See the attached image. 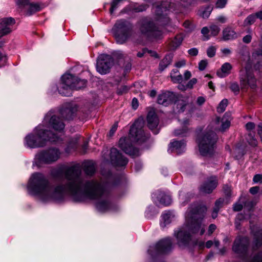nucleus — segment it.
Returning <instances> with one entry per match:
<instances>
[{"instance_id": "obj_1", "label": "nucleus", "mask_w": 262, "mask_h": 262, "mask_svg": "<svg viewBox=\"0 0 262 262\" xmlns=\"http://www.w3.org/2000/svg\"><path fill=\"white\" fill-rule=\"evenodd\" d=\"M81 170L79 164L67 167L62 171L54 169L51 171L55 179H61L63 175L66 180L64 185L53 186L44 174L39 172L33 173L29 181V192L36 195L44 202L59 201L68 194L76 202L87 199L97 201L96 206L98 210L105 212L111 209V204L108 193L103 185L97 180H85L80 177Z\"/></svg>"}, {"instance_id": "obj_2", "label": "nucleus", "mask_w": 262, "mask_h": 262, "mask_svg": "<svg viewBox=\"0 0 262 262\" xmlns=\"http://www.w3.org/2000/svg\"><path fill=\"white\" fill-rule=\"evenodd\" d=\"M207 208L205 206H194L189 208L186 213L185 223L174 234L180 247L186 246L190 240L191 234L199 232L200 235L205 232V226L202 225Z\"/></svg>"}, {"instance_id": "obj_3", "label": "nucleus", "mask_w": 262, "mask_h": 262, "mask_svg": "<svg viewBox=\"0 0 262 262\" xmlns=\"http://www.w3.org/2000/svg\"><path fill=\"white\" fill-rule=\"evenodd\" d=\"M59 139L58 135L48 130L43 125H39L33 133L26 137L25 140L27 146L30 148H37L46 146L48 141L55 142Z\"/></svg>"}, {"instance_id": "obj_4", "label": "nucleus", "mask_w": 262, "mask_h": 262, "mask_svg": "<svg viewBox=\"0 0 262 262\" xmlns=\"http://www.w3.org/2000/svg\"><path fill=\"white\" fill-rule=\"evenodd\" d=\"M217 140L216 134L213 131H206L198 139L199 151L202 155L211 154L214 150Z\"/></svg>"}, {"instance_id": "obj_5", "label": "nucleus", "mask_w": 262, "mask_h": 262, "mask_svg": "<svg viewBox=\"0 0 262 262\" xmlns=\"http://www.w3.org/2000/svg\"><path fill=\"white\" fill-rule=\"evenodd\" d=\"M241 88L242 90L255 89L257 87V79L254 75L251 64L250 63L240 70L239 75Z\"/></svg>"}, {"instance_id": "obj_6", "label": "nucleus", "mask_w": 262, "mask_h": 262, "mask_svg": "<svg viewBox=\"0 0 262 262\" xmlns=\"http://www.w3.org/2000/svg\"><path fill=\"white\" fill-rule=\"evenodd\" d=\"M113 30L116 41L119 44L125 43L130 35L129 24L123 19L118 20L115 24Z\"/></svg>"}, {"instance_id": "obj_7", "label": "nucleus", "mask_w": 262, "mask_h": 262, "mask_svg": "<svg viewBox=\"0 0 262 262\" xmlns=\"http://www.w3.org/2000/svg\"><path fill=\"white\" fill-rule=\"evenodd\" d=\"M249 245L250 240L248 237L238 235L233 242L232 249L239 256L246 258L248 255Z\"/></svg>"}, {"instance_id": "obj_8", "label": "nucleus", "mask_w": 262, "mask_h": 262, "mask_svg": "<svg viewBox=\"0 0 262 262\" xmlns=\"http://www.w3.org/2000/svg\"><path fill=\"white\" fill-rule=\"evenodd\" d=\"M143 125V120L139 119L131 126L129 135L133 141L144 142L149 137L148 134L144 133L142 128Z\"/></svg>"}, {"instance_id": "obj_9", "label": "nucleus", "mask_w": 262, "mask_h": 262, "mask_svg": "<svg viewBox=\"0 0 262 262\" xmlns=\"http://www.w3.org/2000/svg\"><path fill=\"white\" fill-rule=\"evenodd\" d=\"M59 150L55 148L43 150L36 155V159L40 163L51 164L56 161L60 157Z\"/></svg>"}, {"instance_id": "obj_10", "label": "nucleus", "mask_w": 262, "mask_h": 262, "mask_svg": "<svg viewBox=\"0 0 262 262\" xmlns=\"http://www.w3.org/2000/svg\"><path fill=\"white\" fill-rule=\"evenodd\" d=\"M170 8L171 4L168 1L163 2L160 5L154 7L155 19L161 25H166L169 21L167 12Z\"/></svg>"}, {"instance_id": "obj_11", "label": "nucleus", "mask_w": 262, "mask_h": 262, "mask_svg": "<svg viewBox=\"0 0 262 262\" xmlns=\"http://www.w3.org/2000/svg\"><path fill=\"white\" fill-rule=\"evenodd\" d=\"M172 246L171 240L170 238H164L158 242L155 245L150 246L148 252L152 256L162 253H165L169 251Z\"/></svg>"}, {"instance_id": "obj_12", "label": "nucleus", "mask_w": 262, "mask_h": 262, "mask_svg": "<svg viewBox=\"0 0 262 262\" xmlns=\"http://www.w3.org/2000/svg\"><path fill=\"white\" fill-rule=\"evenodd\" d=\"M113 64V59L108 55H101L97 62V71L101 74H105L109 72Z\"/></svg>"}, {"instance_id": "obj_13", "label": "nucleus", "mask_w": 262, "mask_h": 262, "mask_svg": "<svg viewBox=\"0 0 262 262\" xmlns=\"http://www.w3.org/2000/svg\"><path fill=\"white\" fill-rule=\"evenodd\" d=\"M44 123H48V125L52 127L56 131L61 132L64 128V123L62 120L55 115L51 116V114L49 113L46 115L43 121Z\"/></svg>"}, {"instance_id": "obj_14", "label": "nucleus", "mask_w": 262, "mask_h": 262, "mask_svg": "<svg viewBox=\"0 0 262 262\" xmlns=\"http://www.w3.org/2000/svg\"><path fill=\"white\" fill-rule=\"evenodd\" d=\"M110 159L112 164L117 166H123L128 163L127 159L123 157L116 148H111Z\"/></svg>"}, {"instance_id": "obj_15", "label": "nucleus", "mask_w": 262, "mask_h": 262, "mask_svg": "<svg viewBox=\"0 0 262 262\" xmlns=\"http://www.w3.org/2000/svg\"><path fill=\"white\" fill-rule=\"evenodd\" d=\"M128 139L126 138H121L119 141V147L127 154L133 157L139 155V151L138 148L133 147L128 144Z\"/></svg>"}, {"instance_id": "obj_16", "label": "nucleus", "mask_w": 262, "mask_h": 262, "mask_svg": "<svg viewBox=\"0 0 262 262\" xmlns=\"http://www.w3.org/2000/svg\"><path fill=\"white\" fill-rule=\"evenodd\" d=\"M218 185V180L216 177L212 176L208 178L200 187L202 193L209 194L216 188Z\"/></svg>"}, {"instance_id": "obj_17", "label": "nucleus", "mask_w": 262, "mask_h": 262, "mask_svg": "<svg viewBox=\"0 0 262 262\" xmlns=\"http://www.w3.org/2000/svg\"><path fill=\"white\" fill-rule=\"evenodd\" d=\"M18 8L21 10L27 7V14L30 15L40 10V6L38 4L29 3L28 0H16Z\"/></svg>"}, {"instance_id": "obj_18", "label": "nucleus", "mask_w": 262, "mask_h": 262, "mask_svg": "<svg viewBox=\"0 0 262 262\" xmlns=\"http://www.w3.org/2000/svg\"><path fill=\"white\" fill-rule=\"evenodd\" d=\"M15 24V20L12 17L3 18L0 21V38L9 33Z\"/></svg>"}, {"instance_id": "obj_19", "label": "nucleus", "mask_w": 262, "mask_h": 262, "mask_svg": "<svg viewBox=\"0 0 262 262\" xmlns=\"http://www.w3.org/2000/svg\"><path fill=\"white\" fill-rule=\"evenodd\" d=\"M251 61L254 70L262 72V49H256L252 53Z\"/></svg>"}, {"instance_id": "obj_20", "label": "nucleus", "mask_w": 262, "mask_h": 262, "mask_svg": "<svg viewBox=\"0 0 262 262\" xmlns=\"http://www.w3.org/2000/svg\"><path fill=\"white\" fill-rule=\"evenodd\" d=\"M147 122L149 128L152 130L154 134H158L159 129L157 128L159 124V119L154 110L149 111L147 116Z\"/></svg>"}, {"instance_id": "obj_21", "label": "nucleus", "mask_w": 262, "mask_h": 262, "mask_svg": "<svg viewBox=\"0 0 262 262\" xmlns=\"http://www.w3.org/2000/svg\"><path fill=\"white\" fill-rule=\"evenodd\" d=\"M175 94L169 91L163 92L159 94L157 98V102L164 106H167L176 100Z\"/></svg>"}, {"instance_id": "obj_22", "label": "nucleus", "mask_w": 262, "mask_h": 262, "mask_svg": "<svg viewBox=\"0 0 262 262\" xmlns=\"http://www.w3.org/2000/svg\"><path fill=\"white\" fill-rule=\"evenodd\" d=\"M179 121L180 122V124L182 126V129L174 130L173 135L174 136H186L189 131V129L188 126L190 125V120L189 119L186 118L183 120H179Z\"/></svg>"}, {"instance_id": "obj_23", "label": "nucleus", "mask_w": 262, "mask_h": 262, "mask_svg": "<svg viewBox=\"0 0 262 262\" xmlns=\"http://www.w3.org/2000/svg\"><path fill=\"white\" fill-rule=\"evenodd\" d=\"M140 30L143 34L151 33L152 35H154L156 33L154 23L147 20H143L141 22Z\"/></svg>"}, {"instance_id": "obj_24", "label": "nucleus", "mask_w": 262, "mask_h": 262, "mask_svg": "<svg viewBox=\"0 0 262 262\" xmlns=\"http://www.w3.org/2000/svg\"><path fill=\"white\" fill-rule=\"evenodd\" d=\"M185 146L186 143L183 140L179 141L173 140L172 142H171L169 144V148L178 154H180L184 152Z\"/></svg>"}, {"instance_id": "obj_25", "label": "nucleus", "mask_w": 262, "mask_h": 262, "mask_svg": "<svg viewBox=\"0 0 262 262\" xmlns=\"http://www.w3.org/2000/svg\"><path fill=\"white\" fill-rule=\"evenodd\" d=\"M192 106V101L188 97L180 98L177 101V107L179 112H183L186 108Z\"/></svg>"}, {"instance_id": "obj_26", "label": "nucleus", "mask_w": 262, "mask_h": 262, "mask_svg": "<svg viewBox=\"0 0 262 262\" xmlns=\"http://www.w3.org/2000/svg\"><path fill=\"white\" fill-rule=\"evenodd\" d=\"M232 68V65L229 62L224 63L222 66L220 70L216 72L217 75L220 78H223L228 75Z\"/></svg>"}, {"instance_id": "obj_27", "label": "nucleus", "mask_w": 262, "mask_h": 262, "mask_svg": "<svg viewBox=\"0 0 262 262\" xmlns=\"http://www.w3.org/2000/svg\"><path fill=\"white\" fill-rule=\"evenodd\" d=\"M156 195V197L159 200L160 204L167 206L171 203V197L166 195L164 192L162 191H159L154 194Z\"/></svg>"}, {"instance_id": "obj_28", "label": "nucleus", "mask_w": 262, "mask_h": 262, "mask_svg": "<svg viewBox=\"0 0 262 262\" xmlns=\"http://www.w3.org/2000/svg\"><path fill=\"white\" fill-rule=\"evenodd\" d=\"M252 231L254 232V241L253 242V249L255 250L262 245V230L259 229L255 232L254 230H252Z\"/></svg>"}, {"instance_id": "obj_29", "label": "nucleus", "mask_w": 262, "mask_h": 262, "mask_svg": "<svg viewBox=\"0 0 262 262\" xmlns=\"http://www.w3.org/2000/svg\"><path fill=\"white\" fill-rule=\"evenodd\" d=\"M73 88L68 85H66L62 81L58 86L59 93L63 96L69 97L72 95V90Z\"/></svg>"}, {"instance_id": "obj_30", "label": "nucleus", "mask_w": 262, "mask_h": 262, "mask_svg": "<svg viewBox=\"0 0 262 262\" xmlns=\"http://www.w3.org/2000/svg\"><path fill=\"white\" fill-rule=\"evenodd\" d=\"M76 77L71 74H65L61 77V81L66 85L71 86L74 89L75 79Z\"/></svg>"}, {"instance_id": "obj_31", "label": "nucleus", "mask_w": 262, "mask_h": 262, "mask_svg": "<svg viewBox=\"0 0 262 262\" xmlns=\"http://www.w3.org/2000/svg\"><path fill=\"white\" fill-rule=\"evenodd\" d=\"M83 170L86 174L92 176L95 172L94 164L92 161H87L83 163Z\"/></svg>"}, {"instance_id": "obj_32", "label": "nucleus", "mask_w": 262, "mask_h": 262, "mask_svg": "<svg viewBox=\"0 0 262 262\" xmlns=\"http://www.w3.org/2000/svg\"><path fill=\"white\" fill-rule=\"evenodd\" d=\"M174 216L173 213L171 211H165L162 215V222L161 226L163 228L165 227L166 225L171 222V219Z\"/></svg>"}, {"instance_id": "obj_33", "label": "nucleus", "mask_w": 262, "mask_h": 262, "mask_svg": "<svg viewBox=\"0 0 262 262\" xmlns=\"http://www.w3.org/2000/svg\"><path fill=\"white\" fill-rule=\"evenodd\" d=\"M235 32L231 28H227L223 31V38L224 40H231L236 38Z\"/></svg>"}, {"instance_id": "obj_34", "label": "nucleus", "mask_w": 262, "mask_h": 262, "mask_svg": "<svg viewBox=\"0 0 262 262\" xmlns=\"http://www.w3.org/2000/svg\"><path fill=\"white\" fill-rule=\"evenodd\" d=\"M183 40V37L182 35H177L169 43L170 48L172 50L176 49L179 46H180Z\"/></svg>"}, {"instance_id": "obj_35", "label": "nucleus", "mask_w": 262, "mask_h": 262, "mask_svg": "<svg viewBox=\"0 0 262 262\" xmlns=\"http://www.w3.org/2000/svg\"><path fill=\"white\" fill-rule=\"evenodd\" d=\"M240 55L241 60L245 62L244 66L247 65L249 63L252 64V58H250V53L247 50L243 49L240 52Z\"/></svg>"}, {"instance_id": "obj_36", "label": "nucleus", "mask_w": 262, "mask_h": 262, "mask_svg": "<svg viewBox=\"0 0 262 262\" xmlns=\"http://www.w3.org/2000/svg\"><path fill=\"white\" fill-rule=\"evenodd\" d=\"M172 61V56L170 55H166L160 62L159 68L161 71L164 70L168 65H169Z\"/></svg>"}, {"instance_id": "obj_37", "label": "nucleus", "mask_w": 262, "mask_h": 262, "mask_svg": "<svg viewBox=\"0 0 262 262\" xmlns=\"http://www.w3.org/2000/svg\"><path fill=\"white\" fill-rule=\"evenodd\" d=\"M172 81L174 83H181L183 80L182 75L178 71L173 70L170 75Z\"/></svg>"}, {"instance_id": "obj_38", "label": "nucleus", "mask_w": 262, "mask_h": 262, "mask_svg": "<svg viewBox=\"0 0 262 262\" xmlns=\"http://www.w3.org/2000/svg\"><path fill=\"white\" fill-rule=\"evenodd\" d=\"M147 54H150L151 56L157 57V53L155 52L148 50L146 48L143 49L141 52H139L137 53V56L141 58Z\"/></svg>"}, {"instance_id": "obj_39", "label": "nucleus", "mask_w": 262, "mask_h": 262, "mask_svg": "<svg viewBox=\"0 0 262 262\" xmlns=\"http://www.w3.org/2000/svg\"><path fill=\"white\" fill-rule=\"evenodd\" d=\"M75 82V83L74 89L76 90H78L84 87L86 83V81L85 80L80 79L77 77L76 78Z\"/></svg>"}, {"instance_id": "obj_40", "label": "nucleus", "mask_w": 262, "mask_h": 262, "mask_svg": "<svg viewBox=\"0 0 262 262\" xmlns=\"http://www.w3.org/2000/svg\"><path fill=\"white\" fill-rule=\"evenodd\" d=\"M188 194H186L184 192L181 191L179 193V200L180 202L183 205H185L186 203L188 202V199H189L190 194H189L188 196Z\"/></svg>"}, {"instance_id": "obj_41", "label": "nucleus", "mask_w": 262, "mask_h": 262, "mask_svg": "<svg viewBox=\"0 0 262 262\" xmlns=\"http://www.w3.org/2000/svg\"><path fill=\"white\" fill-rule=\"evenodd\" d=\"M228 104V100L226 99H224L222 100L220 103L217 108V111L219 113H223L225 111L226 107H227Z\"/></svg>"}, {"instance_id": "obj_42", "label": "nucleus", "mask_w": 262, "mask_h": 262, "mask_svg": "<svg viewBox=\"0 0 262 262\" xmlns=\"http://www.w3.org/2000/svg\"><path fill=\"white\" fill-rule=\"evenodd\" d=\"M210 35L213 36H216L220 31V27L214 24L211 25L210 27Z\"/></svg>"}, {"instance_id": "obj_43", "label": "nucleus", "mask_w": 262, "mask_h": 262, "mask_svg": "<svg viewBox=\"0 0 262 262\" xmlns=\"http://www.w3.org/2000/svg\"><path fill=\"white\" fill-rule=\"evenodd\" d=\"M212 9L213 8L211 6H207L205 7L201 12V16L204 18H208L212 11Z\"/></svg>"}, {"instance_id": "obj_44", "label": "nucleus", "mask_w": 262, "mask_h": 262, "mask_svg": "<svg viewBox=\"0 0 262 262\" xmlns=\"http://www.w3.org/2000/svg\"><path fill=\"white\" fill-rule=\"evenodd\" d=\"M256 16L254 14H252L251 15H249L244 20V24L245 25H250L253 24L255 20H256Z\"/></svg>"}, {"instance_id": "obj_45", "label": "nucleus", "mask_w": 262, "mask_h": 262, "mask_svg": "<svg viewBox=\"0 0 262 262\" xmlns=\"http://www.w3.org/2000/svg\"><path fill=\"white\" fill-rule=\"evenodd\" d=\"M216 48L214 46H210L207 49V55L209 57H213L216 53Z\"/></svg>"}, {"instance_id": "obj_46", "label": "nucleus", "mask_w": 262, "mask_h": 262, "mask_svg": "<svg viewBox=\"0 0 262 262\" xmlns=\"http://www.w3.org/2000/svg\"><path fill=\"white\" fill-rule=\"evenodd\" d=\"M77 144V139L72 140L69 143L67 148L66 149V152H70L72 150L76 148Z\"/></svg>"}, {"instance_id": "obj_47", "label": "nucleus", "mask_w": 262, "mask_h": 262, "mask_svg": "<svg viewBox=\"0 0 262 262\" xmlns=\"http://www.w3.org/2000/svg\"><path fill=\"white\" fill-rule=\"evenodd\" d=\"M209 29L207 27H203L201 30V33L204 36V40H207L210 38V36L208 35Z\"/></svg>"}, {"instance_id": "obj_48", "label": "nucleus", "mask_w": 262, "mask_h": 262, "mask_svg": "<svg viewBox=\"0 0 262 262\" xmlns=\"http://www.w3.org/2000/svg\"><path fill=\"white\" fill-rule=\"evenodd\" d=\"M247 140L249 144L252 146H256L257 144V140L250 134L248 135Z\"/></svg>"}, {"instance_id": "obj_49", "label": "nucleus", "mask_w": 262, "mask_h": 262, "mask_svg": "<svg viewBox=\"0 0 262 262\" xmlns=\"http://www.w3.org/2000/svg\"><path fill=\"white\" fill-rule=\"evenodd\" d=\"M224 200L222 198H220L217 200L215 203V205L213 208L220 210L222 207Z\"/></svg>"}, {"instance_id": "obj_50", "label": "nucleus", "mask_w": 262, "mask_h": 262, "mask_svg": "<svg viewBox=\"0 0 262 262\" xmlns=\"http://www.w3.org/2000/svg\"><path fill=\"white\" fill-rule=\"evenodd\" d=\"M128 91V88L126 85H121L118 87L117 90V92L119 95H122L124 93H126Z\"/></svg>"}, {"instance_id": "obj_51", "label": "nucleus", "mask_w": 262, "mask_h": 262, "mask_svg": "<svg viewBox=\"0 0 262 262\" xmlns=\"http://www.w3.org/2000/svg\"><path fill=\"white\" fill-rule=\"evenodd\" d=\"M230 121H229L228 120H226L224 121V119L223 118L221 130L222 131H224L225 130H226L227 128H228L230 126Z\"/></svg>"}, {"instance_id": "obj_52", "label": "nucleus", "mask_w": 262, "mask_h": 262, "mask_svg": "<svg viewBox=\"0 0 262 262\" xmlns=\"http://www.w3.org/2000/svg\"><path fill=\"white\" fill-rule=\"evenodd\" d=\"M228 0H217L215 4L217 8H223L225 7Z\"/></svg>"}, {"instance_id": "obj_53", "label": "nucleus", "mask_w": 262, "mask_h": 262, "mask_svg": "<svg viewBox=\"0 0 262 262\" xmlns=\"http://www.w3.org/2000/svg\"><path fill=\"white\" fill-rule=\"evenodd\" d=\"M148 7L146 4H142L137 7H135L134 10L135 12H139L145 10Z\"/></svg>"}, {"instance_id": "obj_54", "label": "nucleus", "mask_w": 262, "mask_h": 262, "mask_svg": "<svg viewBox=\"0 0 262 262\" xmlns=\"http://www.w3.org/2000/svg\"><path fill=\"white\" fill-rule=\"evenodd\" d=\"M230 89L234 93H238L239 91V87L236 82L232 83L230 85Z\"/></svg>"}, {"instance_id": "obj_55", "label": "nucleus", "mask_w": 262, "mask_h": 262, "mask_svg": "<svg viewBox=\"0 0 262 262\" xmlns=\"http://www.w3.org/2000/svg\"><path fill=\"white\" fill-rule=\"evenodd\" d=\"M208 64L207 60H202L199 63V69L201 71H203Z\"/></svg>"}, {"instance_id": "obj_56", "label": "nucleus", "mask_w": 262, "mask_h": 262, "mask_svg": "<svg viewBox=\"0 0 262 262\" xmlns=\"http://www.w3.org/2000/svg\"><path fill=\"white\" fill-rule=\"evenodd\" d=\"M197 82V79L195 78L191 79L187 83V88L188 89H192L193 85Z\"/></svg>"}, {"instance_id": "obj_57", "label": "nucleus", "mask_w": 262, "mask_h": 262, "mask_svg": "<svg viewBox=\"0 0 262 262\" xmlns=\"http://www.w3.org/2000/svg\"><path fill=\"white\" fill-rule=\"evenodd\" d=\"M183 26L186 28L191 29L193 27V25L190 20H186L184 22Z\"/></svg>"}, {"instance_id": "obj_58", "label": "nucleus", "mask_w": 262, "mask_h": 262, "mask_svg": "<svg viewBox=\"0 0 262 262\" xmlns=\"http://www.w3.org/2000/svg\"><path fill=\"white\" fill-rule=\"evenodd\" d=\"M252 262H262V252L254 256Z\"/></svg>"}, {"instance_id": "obj_59", "label": "nucleus", "mask_w": 262, "mask_h": 262, "mask_svg": "<svg viewBox=\"0 0 262 262\" xmlns=\"http://www.w3.org/2000/svg\"><path fill=\"white\" fill-rule=\"evenodd\" d=\"M188 53L191 56H196L198 54V50L195 48H191L188 51Z\"/></svg>"}, {"instance_id": "obj_60", "label": "nucleus", "mask_w": 262, "mask_h": 262, "mask_svg": "<svg viewBox=\"0 0 262 262\" xmlns=\"http://www.w3.org/2000/svg\"><path fill=\"white\" fill-rule=\"evenodd\" d=\"M253 180L255 183H262V174H257L255 175Z\"/></svg>"}, {"instance_id": "obj_61", "label": "nucleus", "mask_w": 262, "mask_h": 262, "mask_svg": "<svg viewBox=\"0 0 262 262\" xmlns=\"http://www.w3.org/2000/svg\"><path fill=\"white\" fill-rule=\"evenodd\" d=\"M243 206L242 204L238 203H236L235 204H234L233 208L235 211H239L243 209Z\"/></svg>"}, {"instance_id": "obj_62", "label": "nucleus", "mask_w": 262, "mask_h": 262, "mask_svg": "<svg viewBox=\"0 0 262 262\" xmlns=\"http://www.w3.org/2000/svg\"><path fill=\"white\" fill-rule=\"evenodd\" d=\"M216 226L214 224H211L209 226L208 233L209 235H211L216 229Z\"/></svg>"}, {"instance_id": "obj_63", "label": "nucleus", "mask_w": 262, "mask_h": 262, "mask_svg": "<svg viewBox=\"0 0 262 262\" xmlns=\"http://www.w3.org/2000/svg\"><path fill=\"white\" fill-rule=\"evenodd\" d=\"M252 39V36L251 35L248 34L244 36L243 38V41L244 42L246 43H249L251 42Z\"/></svg>"}, {"instance_id": "obj_64", "label": "nucleus", "mask_w": 262, "mask_h": 262, "mask_svg": "<svg viewBox=\"0 0 262 262\" xmlns=\"http://www.w3.org/2000/svg\"><path fill=\"white\" fill-rule=\"evenodd\" d=\"M223 190H224L225 193L227 195H229L230 194L231 188H230V187H229L228 185L224 186Z\"/></svg>"}]
</instances>
